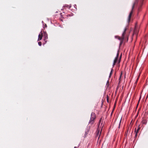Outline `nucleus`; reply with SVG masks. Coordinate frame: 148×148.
Listing matches in <instances>:
<instances>
[{"label": "nucleus", "mask_w": 148, "mask_h": 148, "mask_svg": "<svg viewBox=\"0 0 148 148\" xmlns=\"http://www.w3.org/2000/svg\"><path fill=\"white\" fill-rule=\"evenodd\" d=\"M102 119V118L101 117L100 119H99V122L98 125V128H97V131L96 136H99L98 138H99V137L100 135V134H101V130H102V128H101V131L100 132H99L100 130L99 129V127H99L100 124V123H101V122Z\"/></svg>", "instance_id": "nucleus-3"}, {"label": "nucleus", "mask_w": 148, "mask_h": 148, "mask_svg": "<svg viewBox=\"0 0 148 148\" xmlns=\"http://www.w3.org/2000/svg\"><path fill=\"white\" fill-rule=\"evenodd\" d=\"M38 44L40 46H41L42 45V43L40 42H38Z\"/></svg>", "instance_id": "nucleus-12"}, {"label": "nucleus", "mask_w": 148, "mask_h": 148, "mask_svg": "<svg viewBox=\"0 0 148 148\" xmlns=\"http://www.w3.org/2000/svg\"><path fill=\"white\" fill-rule=\"evenodd\" d=\"M138 78H137V80H136V82H135V84H137V81H138Z\"/></svg>", "instance_id": "nucleus-13"}, {"label": "nucleus", "mask_w": 148, "mask_h": 148, "mask_svg": "<svg viewBox=\"0 0 148 148\" xmlns=\"http://www.w3.org/2000/svg\"><path fill=\"white\" fill-rule=\"evenodd\" d=\"M43 32L44 34V41H45V40L48 38V35L46 32H45L44 31Z\"/></svg>", "instance_id": "nucleus-7"}, {"label": "nucleus", "mask_w": 148, "mask_h": 148, "mask_svg": "<svg viewBox=\"0 0 148 148\" xmlns=\"http://www.w3.org/2000/svg\"><path fill=\"white\" fill-rule=\"evenodd\" d=\"M121 56H120V60L119 61V63H120V60H121Z\"/></svg>", "instance_id": "nucleus-17"}, {"label": "nucleus", "mask_w": 148, "mask_h": 148, "mask_svg": "<svg viewBox=\"0 0 148 148\" xmlns=\"http://www.w3.org/2000/svg\"><path fill=\"white\" fill-rule=\"evenodd\" d=\"M121 122V121H120V122L119 126H120V124Z\"/></svg>", "instance_id": "nucleus-20"}, {"label": "nucleus", "mask_w": 148, "mask_h": 148, "mask_svg": "<svg viewBox=\"0 0 148 148\" xmlns=\"http://www.w3.org/2000/svg\"><path fill=\"white\" fill-rule=\"evenodd\" d=\"M113 69H112L110 73V77L111 75H112V72H113Z\"/></svg>", "instance_id": "nucleus-11"}, {"label": "nucleus", "mask_w": 148, "mask_h": 148, "mask_svg": "<svg viewBox=\"0 0 148 148\" xmlns=\"http://www.w3.org/2000/svg\"><path fill=\"white\" fill-rule=\"evenodd\" d=\"M136 2L135 1V2L134 3L133 5L132 6V8L131 11L130 12V14L129 15V16H128V23L130 21V20L131 18V17L133 13V10L134 8V5L136 4Z\"/></svg>", "instance_id": "nucleus-4"}, {"label": "nucleus", "mask_w": 148, "mask_h": 148, "mask_svg": "<svg viewBox=\"0 0 148 148\" xmlns=\"http://www.w3.org/2000/svg\"><path fill=\"white\" fill-rule=\"evenodd\" d=\"M109 98H108V97H107V101L108 102H109Z\"/></svg>", "instance_id": "nucleus-14"}, {"label": "nucleus", "mask_w": 148, "mask_h": 148, "mask_svg": "<svg viewBox=\"0 0 148 148\" xmlns=\"http://www.w3.org/2000/svg\"><path fill=\"white\" fill-rule=\"evenodd\" d=\"M140 127H138V128L137 129H136V128L134 132L135 133H138V131H139V130H140Z\"/></svg>", "instance_id": "nucleus-10"}, {"label": "nucleus", "mask_w": 148, "mask_h": 148, "mask_svg": "<svg viewBox=\"0 0 148 148\" xmlns=\"http://www.w3.org/2000/svg\"><path fill=\"white\" fill-rule=\"evenodd\" d=\"M136 133V135H135V137H136L137 136V134L138 133Z\"/></svg>", "instance_id": "nucleus-15"}, {"label": "nucleus", "mask_w": 148, "mask_h": 148, "mask_svg": "<svg viewBox=\"0 0 148 148\" xmlns=\"http://www.w3.org/2000/svg\"><path fill=\"white\" fill-rule=\"evenodd\" d=\"M47 27V25L46 24H45V27Z\"/></svg>", "instance_id": "nucleus-19"}, {"label": "nucleus", "mask_w": 148, "mask_h": 148, "mask_svg": "<svg viewBox=\"0 0 148 148\" xmlns=\"http://www.w3.org/2000/svg\"><path fill=\"white\" fill-rule=\"evenodd\" d=\"M102 123H101V125H102ZM101 127H100V128H101Z\"/></svg>", "instance_id": "nucleus-21"}, {"label": "nucleus", "mask_w": 148, "mask_h": 148, "mask_svg": "<svg viewBox=\"0 0 148 148\" xmlns=\"http://www.w3.org/2000/svg\"><path fill=\"white\" fill-rule=\"evenodd\" d=\"M134 32L135 33H136V30L135 29L134 30Z\"/></svg>", "instance_id": "nucleus-18"}, {"label": "nucleus", "mask_w": 148, "mask_h": 148, "mask_svg": "<svg viewBox=\"0 0 148 148\" xmlns=\"http://www.w3.org/2000/svg\"><path fill=\"white\" fill-rule=\"evenodd\" d=\"M118 37V39L120 40V45H121L123 42V40L125 39V38H122L120 37Z\"/></svg>", "instance_id": "nucleus-8"}, {"label": "nucleus", "mask_w": 148, "mask_h": 148, "mask_svg": "<svg viewBox=\"0 0 148 148\" xmlns=\"http://www.w3.org/2000/svg\"><path fill=\"white\" fill-rule=\"evenodd\" d=\"M42 31H41L38 35V41H39L42 39Z\"/></svg>", "instance_id": "nucleus-6"}, {"label": "nucleus", "mask_w": 148, "mask_h": 148, "mask_svg": "<svg viewBox=\"0 0 148 148\" xmlns=\"http://www.w3.org/2000/svg\"><path fill=\"white\" fill-rule=\"evenodd\" d=\"M118 37H119V36H115V38H118Z\"/></svg>", "instance_id": "nucleus-16"}, {"label": "nucleus", "mask_w": 148, "mask_h": 148, "mask_svg": "<svg viewBox=\"0 0 148 148\" xmlns=\"http://www.w3.org/2000/svg\"><path fill=\"white\" fill-rule=\"evenodd\" d=\"M90 126L88 127L87 129L86 130L85 132V134H88L90 130Z\"/></svg>", "instance_id": "nucleus-9"}, {"label": "nucleus", "mask_w": 148, "mask_h": 148, "mask_svg": "<svg viewBox=\"0 0 148 148\" xmlns=\"http://www.w3.org/2000/svg\"><path fill=\"white\" fill-rule=\"evenodd\" d=\"M127 27H125L124 29V31L122 34L121 38H126L127 39V41L128 39V37L129 35V33L127 31Z\"/></svg>", "instance_id": "nucleus-1"}, {"label": "nucleus", "mask_w": 148, "mask_h": 148, "mask_svg": "<svg viewBox=\"0 0 148 148\" xmlns=\"http://www.w3.org/2000/svg\"><path fill=\"white\" fill-rule=\"evenodd\" d=\"M119 52H118L117 53V54H116V57L115 58V59L114 60V63L113 64V66H114L115 65V63H116V62L118 58V57L119 56Z\"/></svg>", "instance_id": "nucleus-5"}, {"label": "nucleus", "mask_w": 148, "mask_h": 148, "mask_svg": "<svg viewBox=\"0 0 148 148\" xmlns=\"http://www.w3.org/2000/svg\"><path fill=\"white\" fill-rule=\"evenodd\" d=\"M76 147H75L74 148H76Z\"/></svg>", "instance_id": "nucleus-22"}, {"label": "nucleus", "mask_w": 148, "mask_h": 148, "mask_svg": "<svg viewBox=\"0 0 148 148\" xmlns=\"http://www.w3.org/2000/svg\"><path fill=\"white\" fill-rule=\"evenodd\" d=\"M96 118V116L95 113L94 112H92L91 115L90 119L89 121V124L92 125L93 124L95 121V120Z\"/></svg>", "instance_id": "nucleus-2"}]
</instances>
